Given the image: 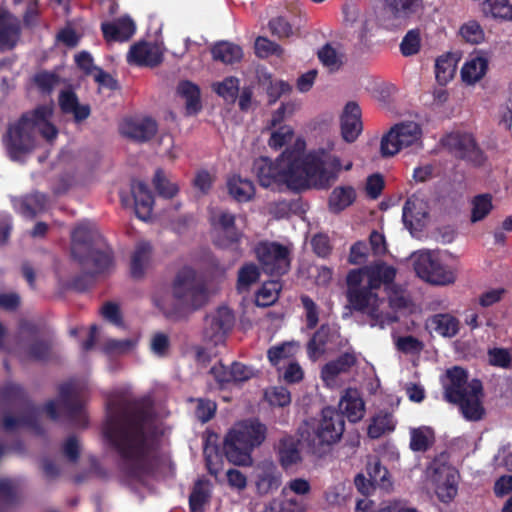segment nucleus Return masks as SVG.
I'll return each instance as SVG.
<instances>
[{
    "mask_svg": "<svg viewBox=\"0 0 512 512\" xmlns=\"http://www.w3.org/2000/svg\"><path fill=\"white\" fill-rule=\"evenodd\" d=\"M106 408L103 436L119 456V469L123 475L141 481L153 473L151 457L158 449L153 410L142 401L129 400H109Z\"/></svg>",
    "mask_w": 512,
    "mask_h": 512,
    "instance_id": "f257e3e1",
    "label": "nucleus"
},
{
    "mask_svg": "<svg viewBox=\"0 0 512 512\" xmlns=\"http://www.w3.org/2000/svg\"><path fill=\"white\" fill-rule=\"evenodd\" d=\"M352 162L342 167L338 156L323 148L313 150L302 157L296 151H284L275 162L260 157L253 162V172L262 187L286 184L289 188L303 191L310 187L328 189L344 170L352 168Z\"/></svg>",
    "mask_w": 512,
    "mask_h": 512,
    "instance_id": "f03ea898",
    "label": "nucleus"
},
{
    "mask_svg": "<svg viewBox=\"0 0 512 512\" xmlns=\"http://www.w3.org/2000/svg\"><path fill=\"white\" fill-rule=\"evenodd\" d=\"M266 434V426L258 419H247L236 423L223 440L225 458L236 466H250L252 452L265 441Z\"/></svg>",
    "mask_w": 512,
    "mask_h": 512,
    "instance_id": "7ed1b4c3",
    "label": "nucleus"
},
{
    "mask_svg": "<svg viewBox=\"0 0 512 512\" xmlns=\"http://www.w3.org/2000/svg\"><path fill=\"white\" fill-rule=\"evenodd\" d=\"M50 115L51 108L40 105L24 113L17 122L8 127L4 142L11 160L17 161L33 150L37 126L45 122Z\"/></svg>",
    "mask_w": 512,
    "mask_h": 512,
    "instance_id": "20e7f679",
    "label": "nucleus"
},
{
    "mask_svg": "<svg viewBox=\"0 0 512 512\" xmlns=\"http://www.w3.org/2000/svg\"><path fill=\"white\" fill-rule=\"evenodd\" d=\"M171 290L175 302L172 314L176 317L196 311L208 301L205 282L198 278L196 270L190 266H184L177 272Z\"/></svg>",
    "mask_w": 512,
    "mask_h": 512,
    "instance_id": "39448f33",
    "label": "nucleus"
},
{
    "mask_svg": "<svg viewBox=\"0 0 512 512\" xmlns=\"http://www.w3.org/2000/svg\"><path fill=\"white\" fill-rule=\"evenodd\" d=\"M58 406L69 423L76 427L85 428L88 418L84 411L83 386L76 379H69L58 386V398L49 400L43 407L49 419L58 421L60 414Z\"/></svg>",
    "mask_w": 512,
    "mask_h": 512,
    "instance_id": "423d86ee",
    "label": "nucleus"
},
{
    "mask_svg": "<svg viewBox=\"0 0 512 512\" xmlns=\"http://www.w3.org/2000/svg\"><path fill=\"white\" fill-rule=\"evenodd\" d=\"M322 418L313 433L307 437L309 451L316 456L325 455L338 442L345 430L344 416L332 407L322 409Z\"/></svg>",
    "mask_w": 512,
    "mask_h": 512,
    "instance_id": "0eeeda50",
    "label": "nucleus"
},
{
    "mask_svg": "<svg viewBox=\"0 0 512 512\" xmlns=\"http://www.w3.org/2000/svg\"><path fill=\"white\" fill-rule=\"evenodd\" d=\"M361 271H349L346 277V297L351 308L355 311L366 312L371 318V326L382 325V315L379 311L381 299L377 292L370 291L362 284Z\"/></svg>",
    "mask_w": 512,
    "mask_h": 512,
    "instance_id": "6e6552de",
    "label": "nucleus"
},
{
    "mask_svg": "<svg viewBox=\"0 0 512 512\" xmlns=\"http://www.w3.org/2000/svg\"><path fill=\"white\" fill-rule=\"evenodd\" d=\"M422 134L421 126L413 121L394 125L381 139V155L392 157L404 148H422Z\"/></svg>",
    "mask_w": 512,
    "mask_h": 512,
    "instance_id": "1a4fd4ad",
    "label": "nucleus"
},
{
    "mask_svg": "<svg viewBox=\"0 0 512 512\" xmlns=\"http://www.w3.org/2000/svg\"><path fill=\"white\" fill-rule=\"evenodd\" d=\"M255 254L262 270L270 276H282L290 269V251L278 242H259Z\"/></svg>",
    "mask_w": 512,
    "mask_h": 512,
    "instance_id": "9d476101",
    "label": "nucleus"
},
{
    "mask_svg": "<svg viewBox=\"0 0 512 512\" xmlns=\"http://www.w3.org/2000/svg\"><path fill=\"white\" fill-rule=\"evenodd\" d=\"M442 146L455 158L480 167L486 156L478 146L475 138L469 133L452 132L441 139Z\"/></svg>",
    "mask_w": 512,
    "mask_h": 512,
    "instance_id": "9b49d317",
    "label": "nucleus"
},
{
    "mask_svg": "<svg viewBox=\"0 0 512 512\" xmlns=\"http://www.w3.org/2000/svg\"><path fill=\"white\" fill-rule=\"evenodd\" d=\"M415 271L421 279L433 285H450L457 278L456 270L453 267L443 264L437 256L431 253L420 255L415 262Z\"/></svg>",
    "mask_w": 512,
    "mask_h": 512,
    "instance_id": "f8f14e48",
    "label": "nucleus"
},
{
    "mask_svg": "<svg viewBox=\"0 0 512 512\" xmlns=\"http://www.w3.org/2000/svg\"><path fill=\"white\" fill-rule=\"evenodd\" d=\"M234 323L233 311L226 306L218 307L205 318L204 340L214 346L223 344Z\"/></svg>",
    "mask_w": 512,
    "mask_h": 512,
    "instance_id": "ddd939ff",
    "label": "nucleus"
},
{
    "mask_svg": "<svg viewBox=\"0 0 512 512\" xmlns=\"http://www.w3.org/2000/svg\"><path fill=\"white\" fill-rule=\"evenodd\" d=\"M235 221L234 214L228 211L220 212L213 222L215 232L213 242L219 248L241 253L240 242L243 233L237 229Z\"/></svg>",
    "mask_w": 512,
    "mask_h": 512,
    "instance_id": "4468645a",
    "label": "nucleus"
},
{
    "mask_svg": "<svg viewBox=\"0 0 512 512\" xmlns=\"http://www.w3.org/2000/svg\"><path fill=\"white\" fill-rule=\"evenodd\" d=\"M103 242L102 236L89 222L77 225L71 233V254L80 264L86 262L84 252Z\"/></svg>",
    "mask_w": 512,
    "mask_h": 512,
    "instance_id": "2eb2a0df",
    "label": "nucleus"
},
{
    "mask_svg": "<svg viewBox=\"0 0 512 512\" xmlns=\"http://www.w3.org/2000/svg\"><path fill=\"white\" fill-rule=\"evenodd\" d=\"M443 397L450 404L459 402L469 393L470 381L468 371L461 366H453L446 370L442 378Z\"/></svg>",
    "mask_w": 512,
    "mask_h": 512,
    "instance_id": "dca6fc26",
    "label": "nucleus"
},
{
    "mask_svg": "<svg viewBox=\"0 0 512 512\" xmlns=\"http://www.w3.org/2000/svg\"><path fill=\"white\" fill-rule=\"evenodd\" d=\"M484 389L480 379L473 378L470 381V390L463 399L453 403L459 407L462 416L472 422L480 421L485 416L483 406Z\"/></svg>",
    "mask_w": 512,
    "mask_h": 512,
    "instance_id": "f3484780",
    "label": "nucleus"
},
{
    "mask_svg": "<svg viewBox=\"0 0 512 512\" xmlns=\"http://www.w3.org/2000/svg\"><path fill=\"white\" fill-rule=\"evenodd\" d=\"M120 133L135 142L150 141L158 131L156 120L151 117L126 118L120 124Z\"/></svg>",
    "mask_w": 512,
    "mask_h": 512,
    "instance_id": "a211bd4d",
    "label": "nucleus"
},
{
    "mask_svg": "<svg viewBox=\"0 0 512 512\" xmlns=\"http://www.w3.org/2000/svg\"><path fill=\"white\" fill-rule=\"evenodd\" d=\"M126 59L130 65L154 68L163 62V54L156 45L139 41L131 45Z\"/></svg>",
    "mask_w": 512,
    "mask_h": 512,
    "instance_id": "6ab92c4d",
    "label": "nucleus"
},
{
    "mask_svg": "<svg viewBox=\"0 0 512 512\" xmlns=\"http://www.w3.org/2000/svg\"><path fill=\"white\" fill-rule=\"evenodd\" d=\"M341 136L344 141L353 143L363 130L360 106L354 102H348L340 116Z\"/></svg>",
    "mask_w": 512,
    "mask_h": 512,
    "instance_id": "aec40b11",
    "label": "nucleus"
},
{
    "mask_svg": "<svg viewBox=\"0 0 512 512\" xmlns=\"http://www.w3.org/2000/svg\"><path fill=\"white\" fill-rule=\"evenodd\" d=\"M101 31L106 42H126L136 32L135 22L127 15L113 21L101 23Z\"/></svg>",
    "mask_w": 512,
    "mask_h": 512,
    "instance_id": "412c9836",
    "label": "nucleus"
},
{
    "mask_svg": "<svg viewBox=\"0 0 512 512\" xmlns=\"http://www.w3.org/2000/svg\"><path fill=\"white\" fill-rule=\"evenodd\" d=\"M53 343L50 339H33L26 343L24 339L17 342V353L20 358L35 362H46L51 358Z\"/></svg>",
    "mask_w": 512,
    "mask_h": 512,
    "instance_id": "4be33fe9",
    "label": "nucleus"
},
{
    "mask_svg": "<svg viewBox=\"0 0 512 512\" xmlns=\"http://www.w3.org/2000/svg\"><path fill=\"white\" fill-rule=\"evenodd\" d=\"M20 35V21L7 10H0V52L12 50Z\"/></svg>",
    "mask_w": 512,
    "mask_h": 512,
    "instance_id": "5701e85b",
    "label": "nucleus"
},
{
    "mask_svg": "<svg viewBox=\"0 0 512 512\" xmlns=\"http://www.w3.org/2000/svg\"><path fill=\"white\" fill-rule=\"evenodd\" d=\"M131 194L134 199L135 213L141 220H148L151 217L154 196L146 183L139 180L131 182Z\"/></svg>",
    "mask_w": 512,
    "mask_h": 512,
    "instance_id": "b1692460",
    "label": "nucleus"
},
{
    "mask_svg": "<svg viewBox=\"0 0 512 512\" xmlns=\"http://www.w3.org/2000/svg\"><path fill=\"white\" fill-rule=\"evenodd\" d=\"M24 410V413L19 417L5 415L2 420L3 429L12 432L20 427H27L39 435L43 434L44 430L39 422V408L31 407V409Z\"/></svg>",
    "mask_w": 512,
    "mask_h": 512,
    "instance_id": "393cba45",
    "label": "nucleus"
},
{
    "mask_svg": "<svg viewBox=\"0 0 512 512\" xmlns=\"http://www.w3.org/2000/svg\"><path fill=\"white\" fill-rule=\"evenodd\" d=\"M275 449L278 461L284 470H288L302 461L299 440L291 435L281 437Z\"/></svg>",
    "mask_w": 512,
    "mask_h": 512,
    "instance_id": "a878e982",
    "label": "nucleus"
},
{
    "mask_svg": "<svg viewBox=\"0 0 512 512\" xmlns=\"http://www.w3.org/2000/svg\"><path fill=\"white\" fill-rule=\"evenodd\" d=\"M86 262L83 266L91 264L93 270L91 273L96 276L107 271L113 264V251L104 242L94 246L91 250L84 252Z\"/></svg>",
    "mask_w": 512,
    "mask_h": 512,
    "instance_id": "bb28decb",
    "label": "nucleus"
},
{
    "mask_svg": "<svg viewBox=\"0 0 512 512\" xmlns=\"http://www.w3.org/2000/svg\"><path fill=\"white\" fill-rule=\"evenodd\" d=\"M356 363L357 357L354 352H344L322 367L321 378L324 382H332L340 374L349 372Z\"/></svg>",
    "mask_w": 512,
    "mask_h": 512,
    "instance_id": "cd10ccee",
    "label": "nucleus"
},
{
    "mask_svg": "<svg viewBox=\"0 0 512 512\" xmlns=\"http://www.w3.org/2000/svg\"><path fill=\"white\" fill-rule=\"evenodd\" d=\"M177 95L185 101L186 115H197L202 110L200 87L190 80H181L176 87Z\"/></svg>",
    "mask_w": 512,
    "mask_h": 512,
    "instance_id": "c85d7f7f",
    "label": "nucleus"
},
{
    "mask_svg": "<svg viewBox=\"0 0 512 512\" xmlns=\"http://www.w3.org/2000/svg\"><path fill=\"white\" fill-rule=\"evenodd\" d=\"M340 413L348 418L350 422H357L362 419L365 411V404L357 389L349 388L345 391L339 403Z\"/></svg>",
    "mask_w": 512,
    "mask_h": 512,
    "instance_id": "c756f323",
    "label": "nucleus"
},
{
    "mask_svg": "<svg viewBox=\"0 0 512 512\" xmlns=\"http://www.w3.org/2000/svg\"><path fill=\"white\" fill-rule=\"evenodd\" d=\"M357 198L356 190L351 185L335 187L328 197V210L333 214H340L354 204Z\"/></svg>",
    "mask_w": 512,
    "mask_h": 512,
    "instance_id": "7c9ffc66",
    "label": "nucleus"
},
{
    "mask_svg": "<svg viewBox=\"0 0 512 512\" xmlns=\"http://www.w3.org/2000/svg\"><path fill=\"white\" fill-rule=\"evenodd\" d=\"M0 403L8 407L31 409L36 407L28 399L24 388L15 383H7L0 388Z\"/></svg>",
    "mask_w": 512,
    "mask_h": 512,
    "instance_id": "2f4dec72",
    "label": "nucleus"
},
{
    "mask_svg": "<svg viewBox=\"0 0 512 512\" xmlns=\"http://www.w3.org/2000/svg\"><path fill=\"white\" fill-rule=\"evenodd\" d=\"M337 334L329 324H322L307 343V353L310 359L316 360L324 352V347Z\"/></svg>",
    "mask_w": 512,
    "mask_h": 512,
    "instance_id": "473e14b6",
    "label": "nucleus"
},
{
    "mask_svg": "<svg viewBox=\"0 0 512 512\" xmlns=\"http://www.w3.org/2000/svg\"><path fill=\"white\" fill-rule=\"evenodd\" d=\"M152 246L148 242H140L136 245L131 256L130 274L134 279H141L151 259Z\"/></svg>",
    "mask_w": 512,
    "mask_h": 512,
    "instance_id": "72a5a7b5",
    "label": "nucleus"
},
{
    "mask_svg": "<svg viewBox=\"0 0 512 512\" xmlns=\"http://www.w3.org/2000/svg\"><path fill=\"white\" fill-rule=\"evenodd\" d=\"M48 203L45 194L34 192L23 197L17 204V211L24 217L33 219L40 212H43Z\"/></svg>",
    "mask_w": 512,
    "mask_h": 512,
    "instance_id": "f704fd0d",
    "label": "nucleus"
},
{
    "mask_svg": "<svg viewBox=\"0 0 512 512\" xmlns=\"http://www.w3.org/2000/svg\"><path fill=\"white\" fill-rule=\"evenodd\" d=\"M211 54L215 61L224 64H234L243 58L242 48L229 41H219L211 48Z\"/></svg>",
    "mask_w": 512,
    "mask_h": 512,
    "instance_id": "c9c22d12",
    "label": "nucleus"
},
{
    "mask_svg": "<svg viewBox=\"0 0 512 512\" xmlns=\"http://www.w3.org/2000/svg\"><path fill=\"white\" fill-rule=\"evenodd\" d=\"M229 194L238 202H248L255 196L254 183L239 175H234L227 182Z\"/></svg>",
    "mask_w": 512,
    "mask_h": 512,
    "instance_id": "e433bc0d",
    "label": "nucleus"
},
{
    "mask_svg": "<svg viewBox=\"0 0 512 512\" xmlns=\"http://www.w3.org/2000/svg\"><path fill=\"white\" fill-rule=\"evenodd\" d=\"M203 454L209 474L217 477L223 470V457H225L223 447L220 448L216 443H212L210 438H207Z\"/></svg>",
    "mask_w": 512,
    "mask_h": 512,
    "instance_id": "4c0bfd02",
    "label": "nucleus"
},
{
    "mask_svg": "<svg viewBox=\"0 0 512 512\" xmlns=\"http://www.w3.org/2000/svg\"><path fill=\"white\" fill-rule=\"evenodd\" d=\"M395 427L396 422L392 413L380 411L371 419L367 433L370 438L378 439L385 433L393 432Z\"/></svg>",
    "mask_w": 512,
    "mask_h": 512,
    "instance_id": "58836bf2",
    "label": "nucleus"
},
{
    "mask_svg": "<svg viewBox=\"0 0 512 512\" xmlns=\"http://www.w3.org/2000/svg\"><path fill=\"white\" fill-rule=\"evenodd\" d=\"M429 326L443 337H454L459 332V320L450 314H436L429 319Z\"/></svg>",
    "mask_w": 512,
    "mask_h": 512,
    "instance_id": "ea45409f",
    "label": "nucleus"
},
{
    "mask_svg": "<svg viewBox=\"0 0 512 512\" xmlns=\"http://www.w3.org/2000/svg\"><path fill=\"white\" fill-rule=\"evenodd\" d=\"M487 69V59L482 56H475L463 65L461 69L462 80L467 84H474L486 74Z\"/></svg>",
    "mask_w": 512,
    "mask_h": 512,
    "instance_id": "a19ab883",
    "label": "nucleus"
},
{
    "mask_svg": "<svg viewBox=\"0 0 512 512\" xmlns=\"http://www.w3.org/2000/svg\"><path fill=\"white\" fill-rule=\"evenodd\" d=\"M209 480L198 479L193 486L189 496L190 512H203L205 504L209 502L211 492L209 489Z\"/></svg>",
    "mask_w": 512,
    "mask_h": 512,
    "instance_id": "79ce46f5",
    "label": "nucleus"
},
{
    "mask_svg": "<svg viewBox=\"0 0 512 512\" xmlns=\"http://www.w3.org/2000/svg\"><path fill=\"white\" fill-rule=\"evenodd\" d=\"M19 481L15 479H0V512L18 503Z\"/></svg>",
    "mask_w": 512,
    "mask_h": 512,
    "instance_id": "37998d69",
    "label": "nucleus"
},
{
    "mask_svg": "<svg viewBox=\"0 0 512 512\" xmlns=\"http://www.w3.org/2000/svg\"><path fill=\"white\" fill-rule=\"evenodd\" d=\"M427 213L423 211L417 199L408 198L403 206L402 220L406 228L413 229L420 225Z\"/></svg>",
    "mask_w": 512,
    "mask_h": 512,
    "instance_id": "c03bdc74",
    "label": "nucleus"
},
{
    "mask_svg": "<svg viewBox=\"0 0 512 512\" xmlns=\"http://www.w3.org/2000/svg\"><path fill=\"white\" fill-rule=\"evenodd\" d=\"M396 18H409L423 7V0H386Z\"/></svg>",
    "mask_w": 512,
    "mask_h": 512,
    "instance_id": "a18cd8bd",
    "label": "nucleus"
},
{
    "mask_svg": "<svg viewBox=\"0 0 512 512\" xmlns=\"http://www.w3.org/2000/svg\"><path fill=\"white\" fill-rule=\"evenodd\" d=\"M471 206V222L482 221L493 209L492 196L488 193L476 195L471 201Z\"/></svg>",
    "mask_w": 512,
    "mask_h": 512,
    "instance_id": "49530a36",
    "label": "nucleus"
},
{
    "mask_svg": "<svg viewBox=\"0 0 512 512\" xmlns=\"http://www.w3.org/2000/svg\"><path fill=\"white\" fill-rule=\"evenodd\" d=\"M482 11L493 18L512 19V5L508 0H484Z\"/></svg>",
    "mask_w": 512,
    "mask_h": 512,
    "instance_id": "de8ad7c7",
    "label": "nucleus"
},
{
    "mask_svg": "<svg viewBox=\"0 0 512 512\" xmlns=\"http://www.w3.org/2000/svg\"><path fill=\"white\" fill-rule=\"evenodd\" d=\"M434 443L433 431L430 428H417L411 431L410 449L414 452H425Z\"/></svg>",
    "mask_w": 512,
    "mask_h": 512,
    "instance_id": "09e8293b",
    "label": "nucleus"
},
{
    "mask_svg": "<svg viewBox=\"0 0 512 512\" xmlns=\"http://www.w3.org/2000/svg\"><path fill=\"white\" fill-rule=\"evenodd\" d=\"M213 91L225 101L234 103L239 93V79L233 76L213 84Z\"/></svg>",
    "mask_w": 512,
    "mask_h": 512,
    "instance_id": "8fccbe9b",
    "label": "nucleus"
},
{
    "mask_svg": "<svg viewBox=\"0 0 512 512\" xmlns=\"http://www.w3.org/2000/svg\"><path fill=\"white\" fill-rule=\"evenodd\" d=\"M366 469L368 476L377 486L384 489H388L392 486V483L388 478L389 471L381 464L379 459L374 458L369 461Z\"/></svg>",
    "mask_w": 512,
    "mask_h": 512,
    "instance_id": "3c124183",
    "label": "nucleus"
},
{
    "mask_svg": "<svg viewBox=\"0 0 512 512\" xmlns=\"http://www.w3.org/2000/svg\"><path fill=\"white\" fill-rule=\"evenodd\" d=\"M317 55L319 61L331 72L339 70L343 65L344 55L342 53H338L337 50L329 43H326L321 49H319Z\"/></svg>",
    "mask_w": 512,
    "mask_h": 512,
    "instance_id": "603ef678",
    "label": "nucleus"
},
{
    "mask_svg": "<svg viewBox=\"0 0 512 512\" xmlns=\"http://www.w3.org/2000/svg\"><path fill=\"white\" fill-rule=\"evenodd\" d=\"M260 278V270L254 263H245L238 271L237 289L248 290Z\"/></svg>",
    "mask_w": 512,
    "mask_h": 512,
    "instance_id": "864d4df0",
    "label": "nucleus"
},
{
    "mask_svg": "<svg viewBox=\"0 0 512 512\" xmlns=\"http://www.w3.org/2000/svg\"><path fill=\"white\" fill-rule=\"evenodd\" d=\"M153 185L158 194L167 199L173 198L179 191L177 184L170 182L160 168L154 174Z\"/></svg>",
    "mask_w": 512,
    "mask_h": 512,
    "instance_id": "5fc2aeb1",
    "label": "nucleus"
},
{
    "mask_svg": "<svg viewBox=\"0 0 512 512\" xmlns=\"http://www.w3.org/2000/svg\"><path fill=\"white\" fill-rule=\"evenodd\" d=\"M281 483V473L276 471L275 469H270L264 471L261 475H259L257 481V488L261 493L267 494L269 492L277 490L281 486Z\"/></svg>",
    "mask_w": 512,
    "mask_h": 512,
    "instance_id": "6e6d98bb",
    "label": "nucleus"
},
{
    "mask_svg": "<svg viewBox=\"0 0 512 512\" xmlns=\"http://www.w3.org/2000/svg\"><path fill=\"white\" fill-rule=\"evenodd\" d=\"M421 48V35L419 29L409 30L400 43V52L409 57L417 54Z\"/></svg>",
    "mask_w": 512,
    "mask_h": 512,
    "instance_id": "4d7b16f0",
    "label": "nucleus"
},
{
    "mask_svg": "<svg viewBox=\"0 0 512 512\" xmlns=\"http://www.w3.org/2000/svg\"><path fill=\"white\" fill-rule=\"evenodd\" d=\"M33 82L41 93L50 94L59 83V76L54 72L42 70L34 75Z\"/></svg>",
    "mask_w": 512,
    "mask_h": 512,
    "instance_id": "13d9d810",
    "label": "nucleus"
},
{
    "mask_svg": "<svg viewBox=\"0 0 512 512\" xmlns=\"http://www.w3.org/2000/svg\"><path fill=\"white\" fill-rule=\"evenodd\" d=\"M254 48L256 56L262 59L271 55L280 56L283 53V49L279 44L263 36L256 38Z\"/></svg>",
    "mask_w": 512,
    "mask_h": 512,
    "instance_id": "bf43d9fd",
    "label": "nucleus"
},
{
    "mask_svg": "<svg viewBox=\"0 0 512 512\" xmlns=\"http://www.w3.org/2000/svg\"><path fill=\"white\" fill-rule=\"evenodd\" d=\"M191 401L197 403L195 407V417L201 423H207L215 416L217 410L216 402L207 398H191Z\"/></svg>",
    "mask_w": 512,
    "mask_h": 512,
    "instance_id": "052dcab7",
    "label": "nucleus"
},
{
    "mask_svg": "<svg viewBox=\"0 0 512 512\" xmlns=\"http://www.w3.org/2000/svg\"><path fill=\"white\" fill-rule=\"evenodd\" d=\"M300 300L305 311L306 328L313 330L319 323V307L308 295H302Z\"/></svg>",
    "mask_w": 512,
    "mask_h": 512,
    "instance_id": "680f3d73",
    "label": "nucleus"
},
{
    "mask_svg": "<svg viewBox=\"0 0 512 512\" xmlns=\"http://www.w3.org/2000/svg\"><path fill=\"white\" fill-rule=\"evenodd\" d=\"M460 35L466 42L471 44H479L484 40V31L475 20L464 23L460 28Z\"/></svg>",
    "mask_w": 512,
    "mask_h": 512,
    "instance_id": "e2e57ef3",
    "label": "nucleus"
},
{
    "mask_svg": "<svg viewBox=\"0 0 512 512\" xmlns=\"http://www.w3.org/2000/svg\"><path fill=\"white\" fill-rule=\"evenodd\" d=\"M268 27L272 35L277 36L279 39L289 38L294 34L292 25L283 16L272 18L268 23Z\"/></svg>",
    "mask_w": 512,
    "mask_h": 512,
    "instance_id": "0e129e2a",
    "label": "nucleus"
},
{
    "mask_svg": "<svg viewBox=\"0 0 512 512\" xmlns=\"http://www.w3.org/2000/svg\"><path fill=\"white\" fill-rule=\"evenodd\" d=\"M352 271H361L362 284L370 291L376 292L383 284L379 277V270H375L373 266H366Z\"/></svg>",
    "mask_w": 512,
    "mask_h": 512,
    "instance_id": "69168bd1",
    "label": "nucleus"
},
{
    "mask_svg": "<svg viewBox=\"0 0 512 512\" xmlns=\"http://www.w3.org/2000/svg\"><path fill=\"white\" fill-rule=\"evenodd\" d=\"M293 137V130L290 126H280L276 131L271 134L268 144L273 149H280Z\"/></svg>",
    "mask_w": 512,
    "mask_h": 512,
    "instance_id": "338daca9",
    "label": "nucleus"
},
{
    "mask_svg": "<svg viewBox=\"0 0 512 512\" xmlns=\"http://www.w3.org/2000/svg\"><path fill=\"white\" fill-rule=\"evenodd\" d=\"M384 187L385 181L381 174L374 173L367 177L365 192L370 199H378L382 194Z\"/></svg>",
    "mask_w": 512,
    "mask_h": 512,
    "instance_id": "774afa93",
    "label": "nucleus"
}]
</instances>
